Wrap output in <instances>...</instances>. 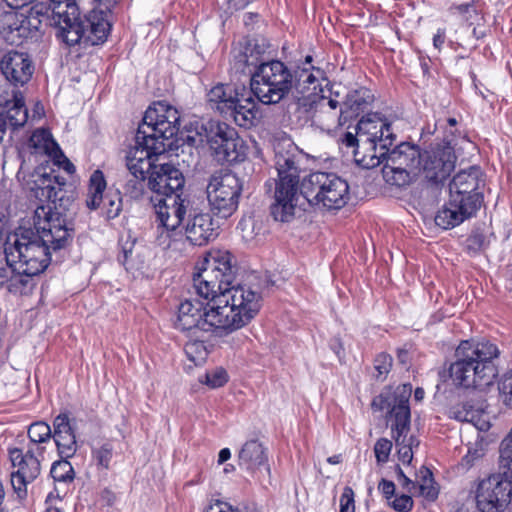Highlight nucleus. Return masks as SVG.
<instances>
[{"label": "nucleus", "instance_id": "nucleus-28", "mask_svg": "<svg viewBox=\"0 0 512 512\" xmlns=\"http://www.w3.org/2000/svg\"><path fill=\"white\" fill-rule=\"evenodd\" d=\"M475 205L476 203L471 201L466 208L461 204H453L452 199H449V202L437 212L435 224L444 230L454 228L476 214Z\"/></svg>", "mask_w": 512, "mask_h": 512}, {"label": "nucleus", "instance_id": "nucleus-49", "mask_svg": "<svg viewBox=\"0 0 512 512\" xmlns=\"http://www.w3.org/2000/svg\"><path fill=\"white\" fill-rule=\"evenodd\" d=\"M103 206L109 219L119 215L122 210V199L119 192L107 193L104 196Z\"/></svg>", "mask_w": 512, "mask_h": 512}, {"label": "nucleus", "instance_id": "nucleus-57", "mask_svg": "<svg viewBox=\"0 0 512 512\" xmlns=\"http://www.w3.org/2000/svg\"><path fill=\"white\" fill-rule=\"evenodd\" d=\"M340 512H355L354 491L346 486L340 497Z\"/></svg>", "mask_w": 512, "mask_h": 512}, {"label": "nucleus", "instance_id": "nucleus-29", "mask_svg": "<svg viewBox=\"0 0 512 512\" xmlns=\"http://www.w3.org/2000/svg\"><path fill=\"white\" fill-rule=\"evenodd\" d=\"M28 119V111L25 107L21 93L15 94L13 100L7 101L5 107L0 111V143L3 140L6 126L13 129L22 127Z\"/></svg>", "mask_w": 512, "mask_h": 512}, {"label": "nucleus", "instance_id": "nucleus-61", "mask_svg": "<svg viewBox=\"0 0 512 512\" xmlns=\"http://www.w3.org/2000/svg\"><path fill=\"white\" fill-rule=\"evenodd\" d=\"M378 489L386 499H391L395 494V484L392 481L382 479L378 484Z\"/></svg>", "mask_w": 512, "mask_h": 512}, {"label": "nucleus", "instance_id": "nucleus-56", "mask_svg": "<svg viewBox=\"0 0 512 512\" xmlns=\"http://www.w3.org/2000/svg\"><path fill=\"white\" fill-rule=\"evenodd\" d=\"M466 246L474 253L481 251L486 246L485 235L480 231H473L466 240Z\"/></svg>", "mask_w": 512, "mask_h": 512}, {"label": "nucleus", "instance_id": "nucleus-26", "mask_svg": "<svg viewBox=\"0 0 512 512\" xmlns=\"http://www.w3.org/2000/svg\"><path fill=\"white\" fill-rule=\"evenodd\" d=\"M52 438L61 458H71L77 451L74 429L66 413H60L53 421Z\"/></svg>", "mask_w": 512, "mask_h": 512}, {"label": "nucleus", "instance_id": "nucleus-12", "mask_svg": "<svg viewBox=\"0 0 512 512\" xmlns=\"http://www.w3.org/2000/svg\"><path fill=\"white\" fill-rule=\"evenodd\" d=\"M512 501V470L493 474L477 487L476 503L482 512H498Z\"/></svg>", "mask_w": 512, "mask_h": 512}, {"label": "nucleus", "instance_id": "nucleus-64", "mask_svg": "<svg viewBox=\"0 0 512 512\" xmlns=\"http://www.w3.org/2000/svg\"><path fill=\"white\" fill-rule=\"evenodd\" d=\"M101 500L108 506H112L116 500V494L109 488H105L101 492Z\"/></svg>", "mask_w": 512, "mask_h": 512}, {"label": "nucleus", "instance_id": "nucleus-63", "mask_svg": "<svg viewBox=\"0 0 512 512\" xmlns=\"http://www.w3.org/2000/svg\"><path fill=\"white\" fill-rule=\"evenodd\" d=\"M206 512H240L238 509H233L229 504L217 501L207 508Z\"/></svg>", "mask_w": 512, "mask_h": 512}, {"label": "nucleus", "instance_id": "nucleus-31", "mask_svg": "<svg viewBox=\"0 0 512 512\" xmlns=\"http://www.w3.org/2000/svg\"><path fill=\"white\" fill-rule=\"evenodd\" d=\"M110 11L93 9L85 17L82 22L84 23L85 32L83 38L91 41L92 44L104 42L111 29V24L108 20Z\"/></svg>", "mask_w": 512, "mask_h": 512}, {"label": "nucleus", "instance_id": "nucleus-53", "mask_svg": "<svg viewBox=\"0 0 512 512\" xmlns=\"http://www.w3.org/2000/svg\"><path fill=\"white\" fill-rule=\"evenodd\" d=\"M205 383L211 388H219L228 381L227 372L223 368H216L205 375Z\"/></svg>", "mask_w": 512, "mask_h": 512}, {"label": "nucleus", "instance_id": "nucleus-30", "mask_svg": "<svg viewBox=\"0 0 512 512\" xmlns=\"http://www.w3.org/2000/svg\"><path fill=\"white\" fill-rule=\"evenodd\" d=\"M374 101V95L366 87H360L347 93L344 102L340 106V117L344 121L357 117L367 110Z\"/></svg>", "mask_w": 512, "mask_h": 512}, {"label": "nucleus", "instance_id": "nucleus-15", "mask_svg": "<svg viewBox=\"0 0 512 512\" xmlns=\"http://www.w3.org/2000/svg\"><path fill=\"white\" fill-rule=\"evenodd\" d=\"M456 155L452 139H444L442 143L433 144L430 149L421 153V172L431 182L439 183L446 180L455 168Z\"/></svg>", "mask_w": 512, "mask_h": 512}, {"label": "nucleus", "instance_id": "nucleus-62", "mask_svg": "<svg viewBox=\"0 0 512 512\" xmlns=\"http://www.w3.org/2000/svg\"><path fill=\"white\" fill-rule=\"evenodd\" d=\"M480 456L481 455L478 450H474L473 452L469 450L468 453L461 459L460 467L463 470H468L474 465V461L480 458Z\"/></svg>", "mask_w": 512, "mask_h": 512}, {"label": "nucleus", "instance_id": "nucleus-38", "mask_svg": "<svg viewBox=\"0 0 512 512\" xmlns=\"http://www.w3.org/2000/svg\"><path fill=\"white\" fill-rule=\"evenodd\" d=\"M292 90L301 95L303 100L310 95L311 90L317 88V78L309 68L297 67L292 71Z\"/></svg>", "mask_w": 512, "mask_h": 512}, {"label": "nucleus", "instance_id": "nucleus-58", "mask_svg": "<svg viewBox=\"0 0 512 512\" xmlns=\"http://www.w3.org/2000/svg\"><path fill=\"white\" fill-rule=\"evenodd\" d=\"M391 505L397 512H409L413 508V500L411 496L403 494L396 497Z\"/></svg>", "mask_w": 512, "mask_h": 512}, {"label": "nucleus", "instance_id": "nucleus-35", "mask_svg": "<svg viewBox=\"0 0 512 512\" xmlns=\"http://www.w3.org/2000/svg\"><path fill=\"white\" fill-rule=\"evenodd\" d=\"M204 332H213L218 336H224L232 333L227 323V315L225 314L221 304L216 303V297L206 303L204 314Z\"/></svg>", "mask_w": 512, "mask_h": 512}, {"label": "nucleus", "instance_id": "nucleus-1", "mask_svg": "<svg viewBox=\"0 0 512 512\" xmlns=\"http://www.w3.org/2000/svg\"><path fill=\"white\" fill-rule=\"evenodd\" d=\"M45 208L34 212V228H18L4 244L6 264L12 275L9 292L26 295L35 287V277L45 271L51 261V251L65 248L71 240V229L64 219L54 217Z\"/></svg>", "mask_w": 512, "mask_h": 512}, {"label": "nucleus", "instance_id": "nucleus-16", "mask_svg": "<svg viewBox=\"0 0 512 512\" xmlns=\"http://www.w3.org/2000/svg\"><path fill=\"white\" fill-rule=\"evenodd\" d=\"M484 186L483 174L478 166H471L468 169L459 171L449 184L450 199L455 205L461 204L468 208L469 202L473 201L475 213L483 203V194L480 191Z\"/></svg>", "mask_w": 512, "mask_h": 512}, {"label": "nucleus", "instance_id": "nucleus-25", "mask_svg": "<svg viewBox=\"0 0 512 512\" xmlns=\"http://www.w3.org/2000/svg\"><path fill=\"white\" fill-rule=\"evenodd\" d=\"M253 92L248 91L245 87H241L238 95L234 99V103L223 116L225 119L232 120L240 127L250 128L254 125L256 119V102L254 101Z\"/></svg>", "mask_w": 512, "mask_h": 512}, {"label": "nucleus", "instance_id": "nucleus-60", "mask_svg": "<svg viewBox=\"0 0 512 512\" xmlns=\"http://www.w3.org/2000/svg\"><path fill=\"white\" fill-rule=\"evenodd\" d=\"M396 472L397 479L404 489H406L410 493L413 491V489H416L415 481H412L409 477H407L399 466L396 467Z\"/></svg>", "mask_w": 512, "mask_h": 512}, {"label": "nucleus", "instance_id": "nucleus-11", "mask_svg": "<svg viewBox=\"0 0 512 512\" xmlns=\"http://www.w3.org/2000/svg\"><path fill=\"white\" fill-rule=\"evenodd\" d=\"M180 115L176 108L164 102H157L149 107L138 126V139L145 141L147 137H156L164 142L177 135Z\"/></svg>", "mask_w": 512, "mask_h": 512}, {"label": "nucleus", "instance_id": "nucleus-9", "mask_svg": "<svg viewBox=\"0 0 512 512\" xmlns=\"http://www.w3.org/2000/svg\"><path fill=\"white\" fill-rule=\"evenodd\" d=\"M233 279L229 253H217L204 259L203 266L193 276V287L196 294L211 301L221 290L230 288Z\"/></svg>", "mask_w": 512, "mask_h": 512}, {"label": "nucleus", "instance_id": "nucleus-42", "mask_svg": "<svg viewBox=\"0 0 512 512\" xmlns=\"http://www.w3.org/2000/svg\"><path fill=\"white\" fill-rule=\"evenodd\" d=\"M128 178L123 186L124 193L131 199H139L143 196L148 181V172L128 171Z\"/></svg>", "mask_w": 512, "mask_h": 512}, {"label": "nucleus", "instance_id": "nucleus-7", "mask_svg": "<svg viewBox=\"0 0 512 512\" xmlns=\"http://www.w3.org/2000/svg\"><path fill=\"white\" fill-rule=\"evenodd\" d=\"M292 70L282 61L261 63L251 76V91L263 104H277L292 91Z\"/></svg>", "mask_w": 512, "mask_h": 512}, {"label": "nucleus", "instance_id": "nucleus-41", "mask_svg": "<svg viewBox=\"0 0 512 512\" xmlns=\"http://www.w3.org/2000/svg\"><path fill=\"white\" fill-rule=\"evenodd\" d=\"M416 489L418 495L424 497L429 501H434L438 497V488L433 478L432 472L426 468L421 467L416 475Z\"/></svg>", "mask_w": 512, "mask_h": 512}, {"label": "nucleus", "instance_id": "nucleus-47", "mask_svg": "<svg viewBox=\"0 0 512 512\" xmlns=\"http://www.w3.org/2000/svg\"><path fill=\"white\" fill-rule=\"evenodd\" d=\"M68 458H61L52 464L50 474L55 481L70 482L74 479V470Z\"/></svg>", "mask_w": 512, "mask_h": 512}, {"label": "nucleus", "instance_id": "nucleus-2", "mask_svg": "<svg viewBox=\"0 0 512 512\" xmlns=\"http://www.w3.org/2000/svg\"><path fill=\"white\" fill-rule=\"evenodd\" d=\"M303 154L290 139H281L274 144V165L278 178L268 181V191L273 190L274 202L270 206L276 221L289 222L300 206V173Z\"/></svg>", "mask_w": 512, "mask_h": 512}, {"label": "nucleus", "instance_id": "nucleus-4", "mask_svg": "<svg viewBox=\"0 0 512 512\" xmlns=\"http://www.w3.org/2000/svg\"><path fill=\"white\" fill-rule=\"evenodd\" d=\"M299 194V207L307 202L326 210H339L349 200V185L336 174L315 172L303 177Z\"/></svg>", "mask_w": 512, "mask_h": 512}, {"label": "nucleus", "instance_id": "nucleus-17", "mask_svg": "<svg viewBox=\"0 0 512 512\" xmlns=\"http://www.w3.org/2000/svg\"><path fill=\"white\" fill-rule=\"evenodd\" d=\"M412 394V385L402 384L393 392L392 397L380 396L373 400V406H379V409L389 410V420L391 428L396 432L395 436H404L410 428V407L409 398Z\"/></svg>", "mask_w": 512, "mask_h": 512}, {"label": "nucleus", "instance_id": "nucleus-34", "mask_svg": "<svg viewBox=\"0 0 512 512\" xmlns=\"http://www.w3.org/2000/svg\"><path fill=\"white\" fill-rule=\"evenodd\" d=\"M240 88L229 84H217L207 93V102L211 109L216 110L222 116L228 111L234 103V99L238 95Z\"/></svg>", "mask_w": 512, "mask_h": 512}, {"label": "nucleus", "instance_id": "nucleus-20", "mask_svg": "<svg viewBox=\"0 0 512 512\" xmlns=\"http://www.w3.org/2000/svg\"><path fill=\"white\" fill-rule=\"evenodd\" d=\"M147 186L156 193L155 198L182 194L185 178L172 164H156L149 172Z\"/></svg>", "mask_w": 512, "mask_h": 512}, {"label": "nucleus", "instance_id": "nucleus-52", "mask_svg": "<svg viewBox=\"0 0 512 512\" xmlns=\"http://www.w3.org/2000/svg\"><path fill=\"white\" fill-rule=\"evenodd\" d=\"M498 390L502 402L512 408V371L503 375L498 384Z\"/></svg>", "mask_w": 512, "mask_h": 512}, {"label": "nucleus", "instance_id": "nucleus-8", "mask_svg": "<svg viewBox=\"0 0 512 512\" xmlns=\"http://www.w3.org/2000/svg\"><path fill=\"white\" fill-rule=\"evenodd\" d=\"M381 158L384 163L383 177L387 183L402 187L411 182L412 175L421 172V150L419 146L409 142H402L390 149Z\"/></svg>", "mask_w": 512, "mask_h": 512}, {"label": "nucleus", "instance_id": "nucleus-21", "mask_svg": "<svg viewBox=\"0 0 512 512\" xmlns=\"http://www.w3.org/2000/svg\"><path fill=\"white\" fill-rule=\"evenodd\" d=\"M270 48V43L263 37L245 38L240 41L232 50V61L234 69L239 73H246V69H256L264 61L265 55Z\"/></svg>", "mask_w": 512, "mask_h": 512}, {"label": "nucleus", "instance_id": "nucleus-51", "mask_svg": "<svg viewBox=\"0 0 512 512\" xmlns=\"http://www.w3.org/2000/svg\"><path fill=\"white\" fill-rule=\"evenodd\" d=\"M341 142L348 148H353V155L356 163L360 165V158L363 155H366L364 152H361L360 148V133L359 130H356V133L346 132L341 138Z\"/></svg>", "mask_w": 512, "mask_h": 512}, {"label": "nucleus", "instance_id": "nucleus-13", "mask_svg": "<svg viewBox=\"0 0 512 512\" xmlns=\"http://www.w3.org/2000/svg\"><path fill=\"white\" fill-rule=\"evenodd\" d=\"M51 24L57 29V37L68 46H74L83 38L84 23L74 0H50Z\"/></svg>", "mask_w": 512, "mask_h": 512}, {"label": "nucleus", "instance_id": "nucleus-46", "mask_svg": "<svg viewBox=\"0 0 512 512\" xmlns=\"http://www.w3.org/2000/svg\"><path fill=\"white\" fill-rule=\"evenodd\" d=\"M113 443L107 441L101 446L92 449V458L100 469L108 470L113 458Z\"/></svg>", "mask_w": 512, "mask_h": 512}, {"label": "nucleus", "instance_id": "nucleus-39", "mask_svg": "<svg viewBox=\"0 0 512 512\" xmlns=\"http://www.w3.org/2000/svg\"><path fill=\"white\" fill-rule=\"evenodd\" d=\"M105 188L106 180L104 178V174L100 170L94 171L90 177L89 190L86 199V205L89 209L95 210L103 204V192Z\"/></svg>", "mask_w": 512, "mask_h": 512}, {"label": "nucleus", "instance_id": "nucleus-23", "mask_svg": "<svg viewBox=\"0 0 512 512\" xmlns=\"http://www.w3.org/2000/svg\"><path fill=\"white\" fill-rule=\"evenodd\" d=\"M0 70L12 85L23 86L32 78L35 67L28 53L9 51L0 61Z\"/></svg>", "mask_w": 512, "mask_h": 512}, {"label": "nucleus", "instance_id": "nucleus-32", "mask_svg": "<svg viewBox=\"0 0 512 512\" xmlns=\"http://www.w3.org/2000/svg\"><path fill=\"white\" fill-rule=\"evenodd\" d=\"M312 122L321 129H330L343 117H340L339 102L335 99L321 98L318 102L313 101Z\"/></svg>", "mask_w": 512, "mask_h": 512}, {"label": "nucleus", "instance_id": "nucleus-6", "mask_svg": "<svg viewBox=\"0 0 512 512\" xmlns=\"http://www.w3.org/2000/svg\"><path fill=\"white\" fill-rule=\"evenodd\" d=\"M355 130L360 133V151L366 154L360 158V166L371 169L380 165L387 145H393L396 140L391 124L380 113H368L359 120Z\"/></svg>", "mask_w": 512, "mask_h": 512}, {"label": "nucleus", "instance_id": "nucleus-44", "mask_svg": "<svg viewBox=\"0 0 512 512\" xmlns=\"http://www.w3.org/2000/svg\"><path fill=\"white\" fill-rule=\"evenodd\" d=\"M28 437L31 442L29 447L36 448L51 440L52 430L46 422L38 421L29 426Z\"/></svg>", "mask_w": 512, "mask_h": 512}, {"label": "nucleus", "instance_id": "nucleus-14", "mask_svg": "<svg viewBox=\"0 0 512 512\" xmlns=\"http://www.w3.org/2000/svg\"><path fill=\"white\" fill-rule=\"evenodd\" d=\"M45 447H29L24 454L21 449L10 450V459L17 470L11 473V485L19 497L27 494V485L33 482L41 471L40 458H43Z\"/></svg>", "mask_w": 512, "mask_h": 512}, {"label": "nucleus", "instance_id": "nucleus-19", "mask_svg": "<svg viewBox=\"0 0 512 512\" xmlns=\"http://www.w3.org/2000/svg\"><path fill=\"white\" fill-rule=\"evenodd\" d=\"M166 151V145L156 137H147L145 141L135 135V145L126 154V167L128 171L149 172L155 165L159 155Z\"/></svg>", "mask_w": 512, "mask_h": 512}, {"label": "nucleus", "instance_id": "nucleus-54", "mask_svg": "<svg viewBox=\"0 0 512 512\" xmlns=\"http://www.w3.org/2000/svg\"><path fill=\"white\" fill-rule=\"evenodd\" d=\"M392 449V442L386 438L377 440L374 446V453L378 463H386Z\"/></svg>", "mask_w": 512, "mask_h": 512}, {"label": "nucleus", "instance_id": "nucleus-45", "mask_svg": "<svg viewBox=\"0 0 512 512\" xmlns=\"http://www.w3.org/2000/svg\"><path fill=\"white\" fill-rule=\"evenodd\" d=\"M479 409L470 402L453 405L449 409V417L461 422H472L478 417Z\"/></svg>", "mask_w": 512, "mask_h": 512}, {"label": "nucleus", "instance_id": "nucleus-43", "mask_svg": "<svg viewBox=\"0 0 512 512\" xmlns=\"http://www.w3.org/2000/svg\"><path fill=\"white\" fill-rule=\"evenodd\" d=\"M52 179L54 180H57L54 184H52V186L55 187V192H56V197H55V202H54V209L57 210L58 207L59 208H65L66 205L69 203L70 199L68 197H65V190H64V187L66 185V179L62 176H59V175H54L52 173ZM38 208H45V211L49 212V214L47 215V217H50V215H54V217H57L59 215V217H61L62 219L65 220V222H67V220L61 215V212L59 211H52V208L51 207H48V209L45 207V206H39ZM66 226L67 228L70 229V227L68 226V223H66ZM73 232V229L71 228V233Z\"/></svg>", "mask_w": 512, "mask_h": 512}, {"label": "nucleus", "instance_id": "nucleus-18", "mask_svg": "<svg viewBox=\"0 0 512 512\" xmlns=\"http://www.w3.org/2000/svg\"><path fill=\"white\" fill-rule=\"evenodd\" d=\"M151 202L160 226L175 236L193 209L190 200L183 193L161 198L152 197Z\"/></svg>", "mask_w": 512, "mask_h": 512}, {"label": "nucleus", "instance_id": "nucleus-50", "mask_svg": "<svg viewBox=\"0 0 512 512\" xmlns=\"http://www.w3.org/2000/svg\"><path fill=\"white\" fill-rule=\"evenodd\" d=\"M392 367V357L388 354L381 353L374 360V369L376 371L375 378L383 381Z\"/></svg>", "mask_w": 512, "mask_h": 512}, {"label": "nucleus", "instance_id": "nucleus-10", "mask_svg": "<svg viewBox=\"0 0 512 512\" xmlns=\"http://www.w3.org/2000/svg\"><path fill=\"white\" fill-rule=\"evenodd\" d=\"M242 190V180L235 173L220 171L212 174L206 187L210 210L227 219L237 210Z\"/></svg>", "mask_w": 512, "mask_h": 512}, {"label": "nucleus", "instance_id": "nucleus-27", "mask_svg": "<svg viewBox=\"0 0 512 512\" xmlns=\"http://www.w3.org/2000/svg\"><path fill=\"white\" fill-rule=\"evenodd\" d=\"M239 466L251 472L265 469L269 472L267 448L258 439H251L242 446L238 454Z\"/></svg>", "mask_w": 512, "mask_h": 512}, {"label": "nucleus", "instance_id": "nucleus-55", "mask_svg": "<svg viewBox=\"0 0 512 512\" xmlns=\"http://www.w3.org/2000/svg\"><path fill=\"white\" fill-rule=\"evenodd\" d=\"M396 446L398 447V456L402 463L409 464L413 459V451L409 445H406V435L393 436Z\"/></svg>", "mask_w": 512, "mask_h": 512}, {"label": "nucleus", "instance_id": "nucleus-36", "mask_svg": "<svg viewBox=\"0 0 512 512\" xmlns=\"http://www.w3.org/2000/svg\"><path fill=\"white\" fill-rule=\"evenodd\" d=\"M28 182L29 190L40 202H48L54 205L56 192L52 186L57 180L52 179V173L36 171Z\"/></svg>", "mask_w": 512, "mask_h": 512}, {"label": "nucleus", "instance_id": "nucleus-3", "mask_svg": "<svg viewBox=\"0 0 512 512\" xmlns=\"http://www.w3.org/2000/svg\"><path fill=\"white\" fill-rule=\"evenodd\" d=\"M500 351L488 340L462 341L455 351L456 360L449 367V376L456 386L484 390L498 376L495 363Z\"/></svg>", "mask_w": 512, "mask_h": 512}, {"label": "nucleus", "instance_id": "nucleus-48", "mask_svg": "<svg viewBox=\"0 0 512 512\" xmlns=\"http://www.w3.org/2000/svg\"><path fill=\"white\" fill-rule=\"evenodd\" d=\"M184 351L187 357L195 364L204 361L207 355L204 342L199 340H191L187 342L184 346Z\"/></svg>", "mask_w": 512, "mask_h": 512}, {"label": "nucleus", "instance_id": "nucleus-33", "mask_svg": "<svg viewBox=\"0 0 512 512\" xmlns=\"http://www.w3.org/2000/svg\"><path fill=\"white\" fill-rule=\"evenodd\" d=\"M213 155L221 164H234L245 159V145L236 130H228V140Z\"/></svg>", "mask_w": 512, "mask_h": 512}, {"label": "nucleus", "instance_id": "nucleus-22", "mask_svg": "<svg viewBox=\"0 0 512 512\" xmlns=\"http://www.w3.org/2000/svg\"><path fill=\"white\" fill-rule=\"evenodd\" d=\"M183 232L187 240L196 246L206 245L218 235L212 216L209 213L197 212L196 209L190 211L177 235H182Z\"/></svg>", "mask_w": 512, "mask_h": 512}, {"label": "nucleus", "instance_id": "nucleus-59", "mask_svg": "<svg viewBox=\"0 0 512 512\" xmlns=\"http://www.w3.org/2000/svg\"><path fill=\"white\" fill-rule=\"evenodd\" d=\"M53 158L55 160V164L68 174L72 175L75 172L74 164L62 153L61 150L60 152H57V156Z\"/></svg>", "mask_w": 512, "mask_h": 512}, {"label": "nucleus", "instance_id": "nucleus-5", "mask_svg": "<svg viewBox=\"0 0 512 512\" xmlns=\"http://www.w3.org/2000/svg\"><path fill=\"white\" fill-rule=\"evenodd\" d=\"M262 300L260 287L252 282L225 288L216 297V303L222 305L227 315L231 332L241 329L258 314Z\"/></svg>", "mask_w": 512, "mask_h": 512}, {"label": "nucleus", "instance_id": "nucleus-37", "mask_svg": "<svg viewBox=\"0 0 512 512\" xmlns=\"http://www.w3.org/2000/svg\"><path fill=\"white\" fill-rule=\"evenodd\" d=\"M208 127L202 125L201 131L197 132L199 135V143L207 142L210 146V149L214 152L217 149H221V146L226 143V138L228 139V130H235L233 127L229 126L226 123L221 122H209Z\"/></svg>", "mask_w": 512, "mask_h": 512}, {"label": "nucleus", "instance_id": "nucleus-24", "mask_svg": "<svg viewBox=\"0 0 512 512\" xmlns=\"http://www.w3.org/2000/svg\"><path fill=\"white\" fill-rule=\"evenodd\" d=\"M206 304L199 300L186 299L181 302L178 308L175 327L184 332L196 334L204 332V314Z\"/></svg>", "mask_w": 512, "mask_h": 512}, {"label": "nucleus", "instance_id": "nucleus-40", "mask_svg": "<svg viewBox=\"0 0 512 512\" xmlns=\"http://www.w3.org/2000/svg\"><path fill=\"white\" fill-rule=\"evenodd\" d=\"M29 145L35 149L36 153H45L52 157H56L57 152H60L58 144L45 129L35 130L29 139Z\"/></svg>", "mask_w": 512, "mask_h": 512}]
</instances>
